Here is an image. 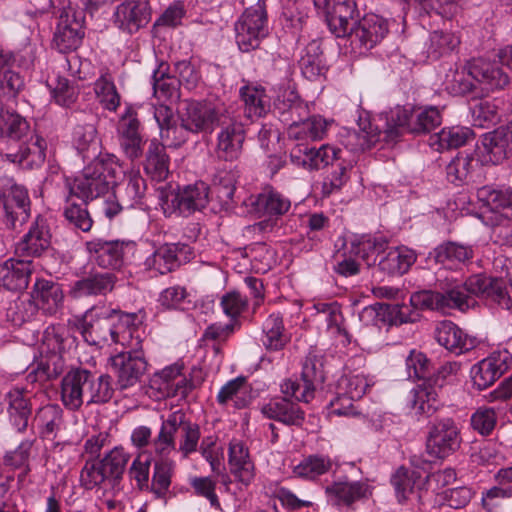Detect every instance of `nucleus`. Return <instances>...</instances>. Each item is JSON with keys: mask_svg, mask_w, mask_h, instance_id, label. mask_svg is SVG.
Here are the masks:
<instances>
[{"mask_svg": "<svg viewBox=\"0 0 512 512\" xmlns=\"http://www.w3.org/2000/svg\"><path fill=\"white\" fill-rule=\"evenodd\" d=\"M169 167L170 157L165 145L156 139L151 140L145 153L144 171L152 180L161 182L167 179Z\"/></svg>", "mask_w": 512, "mask_h": 512, "instance_id": "ea45409f", "label": "nucleus"}, {"mask_svg": "<svg viewBox=\"0 0 512 512\" xmlns=\"http://www.w3.org/2000/svg\"><path fill=\"white\" fill-rule=\"evenodd\" d=\"M0 203L9 228L15 229L28 220L31 207L28 191L24 186L18 185L12 177H0Z\"/></svg>", "mask_w": 512, "mask_h": 512, "instance_id": "6e6552de", "label": "nucleus"}, {"mask_svg": "<svg viewBox=\"0 0 512 512\" xmlns=\"http://www.w3.org/2000/svg\"><path fill=\"white\" fill-rule=\"evenodd\" d=\"M473 137V131L467 127L454 126L443 128L439 133L431 137L430 145L438 151L456 149L465 145Z\"/></svg>", "mask_w": 512, "mask_h": 512, "instance_id": "13d9d810", "label": "nucleus"}, {"mask_svg": "<svg viewBox=\"0 0 512 512\" xmlns=\"http://www.w3.org/2000/svg\"><path fill=\"white\" fill-rule=\"evenodd\" d=\"M483 146L492 164L497 165L512 159V123L487 133Z\"/></svg>", "mask_w": 512, "mask_h": 512, "instance_id": "2f4dec72", "label": "nucleus"}, {"mask_svg": "<svg viewBox=\"0 0 512 512\" xmlns=\"http://www.w3.org/2000/svg\"><path fill=\"white\" fill-rule=\"evenodd\" d=\"M114 158L106 155V158L92 160L73 184L67 183L66 190L70 196H76L87 202L106 194L116 181Z\"/></svg>", "mask_w": 512, "mask_h": 512, "instance_id": "f03ea898", "label": "nucleus"}, {"mask_svg": "<svg viewBox=\"0 0 512 512\" xmlns=\"http://www.w3.org/2000/svg\"><path fill=\"white\" fill-rule=\"evenodd\" d=\"M263 345L267 350L279 351L290 341L280 313H271L262 324Z\"/></svg>", "mask_w": 512, "mask_h": 512, "instance_id": "09e8293b", "label": "nucleus"}, {"mask_svg": "<svg viewBox=\"0 0 512 512\" xmlns=\"http://www.w3.org/2000/svg\"><path fill=\"white\" fill-rule=\"evenodd\" d=\"M51 233L46 219L37 217L16 246V252L23 257H40L50 248Z\"/></svg>", "mask_w": 512, "mask_h": 512, "instance_id": "bb28decb", "label": "nucleus"}, {"mask_svg": "<svg viewBox=\"0 0 512 512\" xmlns=\"http://www.w3.org/2000/svg\"><path fill=\"white\" fill-rule=\"evenodd\" d=\"M113 393L110 375L96 376L84 368L70 370L61 381V400L72 411L78 410L84 402L87 405L107 403Z\"/></svg>", "mask_w": 512, "mask_h": 512, "instance_id": "f257e3e1", "label": "nucleus"}, {"mask_svg": "<svg viewBox=\"0 0 512 512\" xmlns=\"http://www.w3.org/2000/svg\"><path fill=\"white\" fill-rule=\"evenodd\" d=\"M469 282L470 277L465 282L452 281L442 286L440 294L443 296V312L449 309L464 312L475 305V293L468 286Z\"/></svg>", "mask_w": 512, "mask_h": 512, "instance_id": "58836bf2", "label": "nucleus"}, {"mask_svg": "<svg viewBox=\"0 0 512 512\" xmlns=\"http://www.w3.org/2000/svg\"><path fill=\"white\" fill-rule=\"evenodd\" d=\"M239 93L244 102V115L247 118H260L270 111V98L264 88L243 86Z\"/></svg>", "mask_w": 512, "mask_h": 512, "instance_id": "603ef678", "label": "nucleus"}, {"mask_svg": "<svg viewBox=\"0 0 512 512\" xmlns=\"http://www.w3.org/2000/svg\"><path fill=\"white\" fill-rule=\"evenodd\" d=\"M77 339L63 326H49L42 337L41 353L63 354L76 347Z\"/></svg>", "mask_w": 512, "mask_h": 512, "instance_id": "de8ad7c7", "label": "nucleus"}, {"mask_svg": "<svg viewBox=\"0 0 512 512\" xmlns=\"http://www.w3.org/2000/svg\"><path fill=\"white\" fill-rule=\"evenodd\" d=\"M33 298L46 314H56L63 306L64 294L59 283L37 279L33 288Z\"/></svg>", "mask_w": 512, "mask_h": 512, "instance_id": "c9c22d12", "label": "nucleus"}, {"mask_svg": "<svg viewBox=\"0 0 512 512\" xmlns=\"http://www.w3.org/2000/svg\"><path fill=\"white\" fill-rule=\"evenodd\" d=\"M252 399V387L244 376L229 380L220 388L216 396L218 404L225 406L232 402L237 409L247 407Z\"/></svg>", "mask_w": 512, "mask_h": 512, "instance_id": "4c0bfd02", "label": "nucleus"}, {"mask_svg": "<svg viewBox=\"0 0 512 512\" xmlns=\"http://www.w3.org/2000/svg\"><path fill=\"white\" fill-rule=\"evenodd\" d=\"M461 368V363L448 361L442 364L433 376L422 385L409 393V403L416 414L431 416L440 406L438 390L443 387L446 379L455 376Z\"/></svg>", "mask_w": 512, "mask_h": 512, "instance_id": "423d86ee", "label": "nucleus"}, {"mask_svg": "<svg viewBox=\"0 0 512 512\" xmlns=\"http://www.w3.org/2000/svg\"><path fill=\"white\" fill-rule=\"evenodd\" d=\"M117 134L123 153L130 160L138 159L143 153L141 124L136 111L128 107L119 120Z\"/></svg>", "mask_w": 512, "mask_h": 512, "instance_id": "4be33fe9", "label": "nucleus"}, {"mask_svg": "<svg viewBox=\"0 0 512 512\" xmlns=\"http://www.w3.org/2000/svg\"><path fill=\"white\" fill-rule=\"evenodd\" d=\"M299 67L303 76L310 81L325 73L326 66L320 41L312 40L307 44L299 60Z\"/></svg>", "mask_w": 512, "mask_h": 512, "instance_id": "864d4df0", "label": "nucleus"}, {"mask_svg": "<svg viewBox=\"0 0 512 512\" xmlns=\"http://www.w3.org/2000/svg\"><path fill=\"white\" fill-rule=\"evenodd\" d=\"M73 143L83 160L106 158V155H100L97 131L92 123L78 124L74 128Z\"/></svg>", "mask_w": 512, "mask_h": 512, "instance_id": "c03bdc74", "label": "nucleus"}, {"mask_svg": "<svg viewBox=\"0 0 512 512\" xmlns=\"http://www.w3.org/2000/svg\"><path fill=\"white\" fill-rule=\"evenodd\" d=\"M254 205L257 212L261 215L277 219L289 211L291 202L282 193L272 188H267L258 194Z\"/></svg>", "mask_w": 512, "mask_h": 512, "instance_id": "a18cd8bd", "label": "nucleus"}, {"mask_svg": "<svg viewBox=\"0 0 512 512\" xmlns=\"http://www.w3.org/2000/svg\"><path fill=\"white\" fill-rule=\"evenodd\" d=\"M149 0H130L119 4L114 12V24L121 31L134 34L151 20Z\"/></svg>", "mask_w": 512, "mask_h": 512, "instance_id": "aec40b11", "label": "nucleus"}, {"mask_svg": "<svg viewBox=\"0 0 512 512\" xmlns=\"http://www.w3.org/2000/svg\"><path fill=\"white\" fill-rule=\"evenodd\" d=\"M110 361L120 390L128 389L138 383L148 365L142 347L125 349L112 356Z\"/></svg>", "mask_w": 512, "mask_h": 512, "instance_id": "9d476101", "label": "nucleus"}, {"mask_svg": "<svg viewBox=\"0 0 512 512\" xmlns=\"http://www.w3.org/2000/svg\"><path fill=\"white\" fill-rule=\"evenodd\" d=\"M50 8L59 17L54 46L61 53L76 50L84 37V17L73 10L69 0H50Z\"/></svg>", "mask_w": 512, "mask_h": 512, "instance_id": "39448f33", "label": "nucleus"}, {"mask_svg": "<svg viewBox=\"0 0 512 512\" xmlns=\"http://www.w3.org/2000/svg\"><path fill=\"white\" fill-rule=\"evenodd\" d=\"M209 187L202 181L187 185L177 193L167 195L163 200L165 213L189 216L206 207Z\"/></svg>", "mask_w": 512, "mask_h": 512, "instance_id": "9b49d317", "label": "nucleus"}, {"mask_svg": "<svg viewBox=\"0 0 512 512\" xmlns=\"http://www.w3.org/2000/svg\"><path fill=\"white\" fill-rule=\"evenodd\" d=\"M175 417L168 416L162 421L158 435L153 439L152 446L154 453L161 459H168V456L176 451V425Z\"/></svg>", "mask_w": 512, "mask_h": 512, "instance_id": "e2e57ef3", "label": "nucleus"}, {"mask_svg": "<svg viewBox=\"0 0 512 512\" xmlns=\"http://www.w3.org/2000/svg\"><path fill=\"white\" fill-rule=\"evenodd\" d=\"M368 485L361 481H338L326 487V493L334 496L338 504L350 505L367 497Z\"/></svg>", "mask_w": 512, "mask_h": 512, "instance_id": "052dcab7", "label": "nucleus"}, {"mask_svg": "<svg viewBox=\"0 0 512 512\" xmlns=\"http://www.w3.org/2000/svg\"><path fill=\"white\" fill-rule=\"evenodd\" d=\"M370 387L365 376L343 375L337 381L336 397L330 401L331 413L347 416L351 413L352 401L361 399Z\"/></svg>", "mask_w": 512, "mask_h": 512, "instance_id": "a211bd4d", "label": "nucleus"}, {"mask_svg": "<svg viewBox=\"0 0 512 512\" xmlns=\"http://www.w3.org/2000/svg\"><path fill=\"white\" fill-rule=\"evenodd\" d=\"M477 199L491 212L512 215V188L483 186L477 190Z\"/></svg>", "mask_w": 512, "mask_h": 512, "instance_id": "79ce46f5", "label": "nucleus"}, {"mask_svg": "<svg viewBox=\"0 0 512 512\" xmlns=\"http://www.w3.org/2000/svg\"><path fill=\"white\" fill-rule=\"evenodd\" d=\"M460 44V38L451 31H433L427 43V55L437 60L453 52Z\"/></svg>", "mask_w": 512, "mask_h": 512, "instance_id": "0e129e2a", "label": "nucleus"}, {"mask_svg": "<svg viewBox=\"0 0 512 512\" xmlns=\"http://www.w3.org/2000/svg\"><path fill=\"white\" fill-rule=\"evenodd\" d=\"M468 286L475 296L497 304L502 309L512 310V296L503 279L478 274L470 276Z\"/></svg>", "mask_w": 512, "mask_h": 512, "instance_id": "393cba45", "label": "nucleus"}, {"mask_svg": "<svg viewBox=\"0 0 512 512\" xmlns=\"http://www.w3.org/2000/svg\"><path fill=\"white\" fill-rule=\"evenodd\" d=\"M328 122L319 115H308L292 127L287 128L289 139L298 141L321 140L327 133Z\"/></svg>", "mask_w": 512, "mask_h": 512, "instance_id": "49530a36", "label": "nucleus"}, {"mask_svg": "<svg viewBox=\"0 0 512 512\" xmlns=\"http://www.w3.org/2000/svg\"><path fill=\"white\" fill-rule=\"evenodd\" d=\"M388 240L382 235L364 236L354 247V252L368 266L376 265L377 259L381 258L387 249Z\"/></svg>", "mask_w": 512, "mask_h": 512, "instance_id": "69168bd1", "label": "nucleus"}, {"mask_svg": "<svg viewBox=\"0 0 512 512\" xmlns=\"http://www.w3.org/2000/svg\"><path fill=\"white\" fill-rule=\"evenodd\" d=\"M146 191V181L139 172H130L125 175L122 184L117 186L116 197L126 206L133 208L141 202Z\"/></svg>", "mask_w": 512, "mask_h": 512, "instance_id": "6e6d98bb", "label": "nucleus"}, {"mask_svg": "<svg viewBox=\"0 0 512 512\" xmlns=\"http://www.w3.org/2000/svg\"><path fill=\"white\" fill-rule=\"evenodd\" d=\"M235 42L242 52L260 48L270 33L269 19L264 0H258L244 10L234 24Z\"/></svg>", "mask_w": 512, "mask_h": 512, "instance_id": "20e7f679", "label": "nucleus"}, {"mask_svg": "<svg viewBox=\"0 0 512 512\" xmlns=\"http://www.w3.org/2000/svg\"><path fill=\"white\" fill-rule=\"evenodd\" d=\"M507 369L504 360L496 357H488L471 368V378L479 390L491 386Z\"/></svg>", "mask_w": 512, "mask_h": 512, "instance_id": "37998d69", "label": "nucleus"}, {"mask_svg": "<svg viewBox=\"0 0 512 512\" xmlns=\"http://www.w3.org/2000/svg\"><path fill=\"white\" fill-rule=\"evenodd\" d=\"M225 124H221L217 135L216 154L219 159L225 161L237 160L243 148L245 140L242 124L237 122L231 114L225 118Z\"/></svg>", "mask_w": 512, "mask_h": 512, "instance_id": "b1692460", "label": "nucleus"}, {"mask_svg": "<svg viewBox=\"0 0 512 512\" xmlns=\"http://www.w3.org/2000/svg\"><path fill=\"white\" fill-rule=\"evenodd\" d=\"M416 258L415 252L407 247L385 250L378 260L373 276L375 277L376 273L388 276L402 275L415 263Z\"/></svg>", "mask_w": 512, "mask_h": 512, "instance_id": "72a5a7b5", "label": "nucleus"}, {"mask_svg": "<svg viewBox=\"0 0 512 512\" xmlns=\"http://www.w3.org/2000/svg\"><path fill=\"white\" fill-rule=\"evenodd\" d=\"M435 339L448 351L460 355L476 347V339L467 335L452 321H442L435 329Z\"/></svg>", "mask_w": 512, "mask_h": 512, "instance_id": "c85d7f7f", "label": "nucleus"}, {"mask_svg": "<svg viewBox=\"0 0 512 512\" xmlns=\"http://www.w3.org/2000/svg\"><path fill=\"white\" fill-rule=\"evenodd\" d=\"M388 21L376 14H367L358 20L346 36L352 45L369 50L379 44L388 34Z\"/></svg>", "mask_w": 512, "mask_h": 512, "instance_id": "f3484780", "label": "nucleus"}, {"mask_svg": "<svg viewBox=\"0 0 512 512\" xmlns=\"http://www.w3.org/2000/svg\"><path fill=\"white\" fill-rule=\"evenodd\" d=\"M170 417H175L177 423H179L176 425V433L180 431L178 451L182 454L183 458H187L191 453L197 451L201 436L200 427L198 424L188 420L185 414L180 411L171 413Z\"/></svg>", "mask_w": 512, "mask_h": 512, "instance_id": "5fc2aeb1", "label": "nucleus"}, {"mask_svg": "<svg viewBox=\"0 0 512 512\" xmlns=\"http://www.w3.org/2000/svg\"><path fill=\"white\" fill-rule=\"evenodd\" d=\"M461 441L455 421L452 418L439 419L429 427L426 451L434 458L445 459L460 448Z\"/></svg>", "mask_w": 512, "mask_h": 512, "instance_id": "1a4fd4ad", "label": "nucleus"}, {"mask_svg": "<svg viewBox=\"0 0 512 512\" xmlns=\"http://www.w3.org/2000/svg\"><path fill=\"white\" fill-rule=\"evenodd\" d=\"M342 155V150L329 144L319 148L307 144H297L290 151L292 163L307 170H320L327 166L334 167V162Z\"/></svg>", "mask_w": 512, "mask_h": 512, "instance_id": "6ab92c4d", "label": "nucleus"}, {"mask_svg": "<svg viewBox=\"0 0 512 512\" xmlns=\"http://www.w3.org/2000/svg\"><path fill=\"white\" fill-rule=\"evenodd\" d=\"M264 417L278 421L287 426L300 427L305 419V412L300 406L287 397H277L269 400L261 407Z\"/></svg>", "mask_w": 512, "mask_h": 512, "instance_id": "c756f323", "label": "nucleus"}, {"mask_svg": "<svg viewBox=\"0 0 512 512\" xmlns=\"http://www.w3.org/2000/svg\"><path fill=\"white\" fill-rule=\"evenodd\" d=\"M301 379L305 382V394L301 398L305 403H309L314 398L317 386L325 380L323 355L320 351H309L303 362Z\"/></svg>", "mask_w": 512, "mask_h": 512, "instance_id": "e433bc0d", "label": "nucleus"}, {"mask_svg": "<svg viewBox=\"0 0 512 512\" xmlns=\"http://www.w3.org/2000/svg\"><path fill=\"white\" fill-rule=\"evenodd\" d=\"M473 249L456 242H446L433 249L428 258L443 267L452 269L472 259Z\"/></svg>", "mask_w": 512, "mask_h": 512, "instance_id": "a19ab883", "label": "nucleus"}, {"mask_svg": "<svg viewBox=\"0 0 512 512\" xmlns=\"http://www.w3.org/2000/svg\"><path fill=\"white\" fill-rule=\"evenodd\" d=\"M129 460L130 454L122 447H114L100 460L113 486L122 480Z\"/></svg>", "mask_w": 512, "mask_h": 512, "instance_id": "338daca9", "label": "nucleus"}, {"mask_svg": "<svg viewBox=\"0 0 512 512\" xmlns=\"http://www.w3.org/2000/svg\"><path fill=\"white\" fill-rule=\"evenodd\" d=\"M34 265L31 260L10 258L0 264V282L11 291H23L28 287Z\"/></svg>", "mask_w": 512, "mask_h": 512, "instance_id": "7c9ffc66", "label": "nucleus"}, {"mask_svg": "<svg viewBox=\"0 0 512 512\" xmlns=\"http://www.w3.org/2000/svg\"><path fill=\"white\" fill-rule=\"evenodd\" d=\"M441 122L440 110L435 106H427L411 114L404 108H396L386 123L385 138L388 142H396L404 131L412 134L430 133Z\"/></svg>", "mask_w": 512, "mask_h": 512, "instance_id": "7ed1b4c3", "label": "nucleus"}, {"mask_svg": "<svg viewBox=\"0 0 512 512\" xmlns=\"http://www.w3.org/2000/svg\"><path fill=\"white\" fill-rule=\"evenodd\" d=\"M31 134L27 120L14 110L0 104V137L17 142Z\"/></svg>", "mask_w": 512, "mask_h": 512, "instance_id": "3c124183", "label": "nucleus"}, {"mask_svg": "<svg viewBox=\"0 0 512 512\" xmlns=\"http://www.w3.org/2000/svg\"><path fill=\"white\" fill-rule=\"evenodd\" d=\"M331 168V171L324 177L322 182L321 194L323 197H329L341 191L350 179L353 163L350 160L344 159L343 155H341L334 162V167Z\"/></svg>", "mask_w": 512, "mask_h": 512, "instance_id": "4d7b16f0", "label": "nucleus"}, {"mask_svg": "<svg viewBox=\"0 0 512 512\" xmlns=\"http://www.w3.org/2000/svg\"><path fill=\"white\" fill-rule=\"evenodd\" d=\"M191 253V248L187 244H163L145 259L144 267L146 270H153L164 275L179 267Z\"/></svg>", "mask_w": 512, "mask_h": 512, "instance_id": "5701e85b", "label": "nucleus"}, {"mask_svg": "<svg viewBox=\"0 0 512 512\" xmlns=\"http://www.w3.org/2000/svg\"><path fill=\"white\" fill-rule=\"evenodd\" d=\"M474 76L471 73V62L461 69L450 70L446 75V89L453 95H467L476 89Z\"/></svg>", "mask_w": 512, "mask_h": 512, "instance_id": "774afa93", "label": "nucleus"}, {"mask_svg": "<svg viewBox=\"0 0 512 512\" xmlns=\"http://www.w3.org/2000/svg\"><path fill=\"white\" fill-rule=\"evenodd\" d=\"M316 6L324 4L326 21L331 33L345 37L359 18L355 0H314Z\"/></svg>", "mask_w": 512, "mask_h": 512, "instance_id": "2eb2a0df", "label": "nucleus"}, {"mask_svg": "<svg viewBox=\"0 0 512 512\" xmlns=\"http://www.w3.org/2000/svg\"><path fill=\"white\" fill-rule=\"evenodd\" d=\"M471 73L475 81L487 91L502 90L510 83L508 74L497 63L484 59L471 61Z\"/></svg>", "mask_w": 512, "mask_h": 512, "instance_id": "473e14b6", "label": "nucleus"}, {"mask_svg": "<svg viewBox=\"0 0 512 512\" xmlns=\"http://www.w3.org/2000/svg\"><path fill=\"white\" fill-rule=\"evenodd\" d=\"M135 242L124 240L94 239L86 242V250L90 258L105 269H119L124 264L127 254L135 249Z\"/></svg>", "mask_w": 512, "mask_h": 512, "instance_id": "f8f14e48", "label": "nucleus"}, {"mask_svg": "<svg viewBox=\"0 0 512 512\" xmlns=\"http://www.w3.org/2000/svg\"><path fill=\"white\" fill-rule=\"evenodd\" d=\"M116 283L113 273H95L75 281L70 289L71 297L80 299L88 296L105 295L112 291Z\"/></svg>", "mask_w": 512, "mask_h": 512, "instance_id": "f704fd0d", "label": "nucleus"}, {"mask_svg": "<svg viewBox=\"0 0 512 512\" xmlns=\"http://www.w3.org/2000/svg\"><path fill=\"white\" fill-rule=\"evenodd\" d=\"M391 483L398 501L404 502L414 493L415 489H420L424 485V480L418 471L400 467L393 474Z\"/></svg>", "mask_w": 512, "mask_h": 512, "instance_id": "680f3d73", "label": "nucleus"}, {"mask_svg": "<svg viewBox=\"0 0 512 512\" xmlns=\"http://www.w3.org/2000/svg\"><path fill=\"white\" fill-rule=\"evenodd\" d=\"M17 142L19 143L17 151L6 153L7 160L30 168L44 163L47 142L43 137L31 130L29 136Z\"/></svg>", "mask_w": 512, "mask_h": 512, "instance_id": "a878e982", "label": "nucleus"}, {"mask_svg": "<svg viewBox=\"0 0 512 512\" xmlns=\"http://www.w3.org/2000/svg\"><path fill=\"white\" fill-rule=\"evenodd\" d=\"M359 131H353L348 134L347 146L352 151H364L375 145L381 137L386 142L385 130L382 132L377 127H373L368 117L360 116L358 120Z\"/></svg>", "mask_w": 512, "mask_h": 512, "instance_id": "8fccbe9b", "label": "nucleus"}, {"mask_svg": "<svg viewBox=\"0 0 512 512\" xmlns=\"http://www.w3.org/2000/svg\"><path fill=\"white\" fill-rule=\"evenodd\" d=\"M111 315L113 311L104 306H93L79 320V330L86 343L102 346L110 342Z\"/></svg>", "mask_w": 512, "mask_h": 512, "instance_id": "ddd939ff", "label": "nucleus"}, {"mask_svg": "<svg viewBox=\"0 0 512 512\" xmlns=\"http://www.w3.org/2000/svg\"><path fill=\"white\" fill-rule=\"evenodd\" d=\"M184 365L175 362L156 372L150 379V387L158 392L160 398L180 396L186 398L194 389L191 379L182 376Z\"/></svg>", "mask_w": 512, "mask_h": 512, "instance_id": "4468645a", "label": "nucleus"}, {"mask_svg": "<svg viewBox=\"0 0 512 512\" xmlns=\"http://www.w3.org/2000/svg\"><path fill=\"white\" fill-rule=\"evenodd\" d=\"M111 338L110 342L120 344L125 349L142 347L140 326L144 316L139 313H126L120 310L111 309Z\"/></svg>", "mask_w": 512, "mask_h": 512, "instance_id": "dca6fc26", "label": "nucleus"}, {"mask_svg": "<svg viewBox=\"0 0 512 512\" xmlns=\"http://www.w3.org/2000/svg\"><path fill=\"white\" fill-rule=\"evenodd\" d=\"M35 421L44 438L53 439L63 426V410L59 405L48 404L38 409Z\"/></svg>", "mask_w": 512, "mask_h": 512, "instance_id": "bf43d9fd", "label": "nucleus"}, {"mask_svg": "<svg viewBox=\"0 0 512 512\" xmlns=\"http://www.w3.org/2000/svg\"><path fill=\"white\" fill-rule=\"evenodd\" d=\"M274 112L278 115L279 120L288 127H292L310 114L308 104L290 87L278 94L274 101Z\"/></svg>", "mask_w": 512, "mask_h": 512, "instance_id": "cd10ccee", "label": "nucleus"}, {"mask_svg": "<svg viewBox=\"0 0 512 512\" xmlns=\"http://www.w3.org/2000/svg\"><path fill=\"white\" fill-rule=\"evenodd\" d=\"M3 404L12 427L19 433L25 432L33 410L31 392L13 387L4 395Z\"/></svg>", "mask_w": 512, "mask_h": 512, "instance_id": "412c9836", "label": "nucleus"}, {"mask_svg": "<svg viewBox=\"0 0 512 512\" xmlns=\"http://www.w3.org/2000/svg\"><path fill=\"white\" fill-rule=\"evenodd\" d=\"M179 112L195 135L212 134L230 113L224 104L207 101H188Z\"/></svg>", "mask_w": 512, "mask_h": 512, "instance_id": "0eeeda50", "label": "nucleus"}]
</instances>
